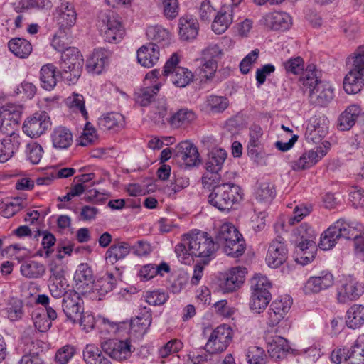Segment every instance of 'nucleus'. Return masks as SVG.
<instances>
[{
	"label": "nucleus",
	"mask_w": 364,
	"mask_h": 364,
	"mask_svg": "<svg viewBox=\"0 0 364 364\" xmlns=\"http://www.w3.org/2000/svg\"><path fill=\"white\" fill-rule=\"evenodd\" d=\"M233 14V9L231 6L222 7L212 22L213 31L218 35L225 33L232 23Z\"/></svg>",
	"instance_id": "obj_25"
},
{
	"label": "nucleus",
	"mask_w": 364,
	"mask_h": 364,
	"mask_svg": "<svg viewBox=\"0 0 364 364\" xmlns=\"http://www.w3.org/2000/svg\"><path fill=\"white\" fill-rule=\"evenodd\" d=\"M102 348L109 357L117 361L128 360L135 350L129 338L103 343Z\"/></svg>",
	"instance_id": "obj_14"
},
{
	"label": "nucleus",
	"mask_w": 364,
	"mask_h": 364,
	"mask_svg": "<svg viewBox=\"0 0 364 364\" xmlns=\"http://www.w3.org/2000/svg\"><path fill=\"white\" fill-rule=\"evenodd\" d=\"M364 293V284L353 276L345 277L337 288L336 298L339 303L346 304L358 299Z\"/></svg>",
	"instance_id": "obj_11"
},
{
	"label": "nucleus",
	"mask_w": 364,
	"mask_h": 364,
	"mask_svg": "<svg viewBox=\"0 0 364 364\" xmlns=\"http://www.w3.org/2000/svg\"><path fill=\"white\" fill-rule=\"evenodd\" d=\"M97 139V134L95 128L87 122L82 133L79 137L78 144L82 146H87L95 143Z\"/></svg>",
	"instance_id": "obj_57"
},
{
	"label": "nucleus",
	"mask_w": 364,
	"mask_h": 364,
	"mask_svg": "<svg viewBox=\"0 0 364 364\" xmlns=\"http://www.w3.org/2000/svg\"><path fill=\"white\" fill-rule=\"evenodd\" d=\"M262 129L259 126L254 125L250 129V140L247 146L248 152L252 155L257 154V148L261 145Z\"/></svg>",
	"instance_id": "obj_55"
},
{
	"label": "nucleus",
	"mask_w": 364,
	"mask_h": 364,
	"mask_svg": "<svg viewBox=\"0 0 364 364\" xmlns=\"http://www.w3.org/2000/svg\"><path fill=\"white\" fill-rule=\"evenodd\" d=\"M347 364H364V334L357 338L348 350Z\"/></svg>",
	"instance_id": "obj_45"
},
{
	"label": "nucleus",
	"mask_w": 364,
	"mask_h": 364,
	"mask_svg": "<svg viewBox=\"0 0 364 364\" xmlns=\"http://www.w3.org/2000/svg\"><path fill=\"white\" fill-rule=\"evenodd\" d=\"M98 124L102 129L116 132L124 127L125 119L119 112H110L99 118Z\"/></svg>",
	"instance_id": "obj_34"
},
{
	"label": "nucleus",
	"mask_w": 364,
	"mask_h": 364,
	"mask_svg": "<svg viewBox=\"0 0 364 364\" xmlns=\"http://www.w3.org/2000/svg\"><path fill=\"white\" fill-rule=\"evenodd\" d=\"M267 343L269 356L275 360L284 358L290 350L289 342L282 336H272L269 338Z\"/></svg>",
	"instance_id": "obj_28"
},
{
	"label": "nucleus",
	"mask_w": 364,
	"mask_h": 364,
	"mask_svg": "<svg viewBox=\"0 0 364 364\" xmlns=\"http://www.w3.org/2000/svg\"><path fill=\"white\" fill-rule=\"evenodd\" d=\"M299 81L304 92H306L308 95L310 93L311 90H314L316 86L321 82L318 80L316 75L314 72L309 70H306L303 73Z\"/></svg>",
	"instance_id": "obj_61"
},
{
	"label": "nucleus",
	"mask_w": 364,
	"mask_h": 364,
	"mask_svg": "<svg viewBox=\"0 0 364 364\" xmlns=\"http://www.w3.org/2000/svg\"><path fill=\"white\" fill-rule=\"evenodd\" d=\"M334 232L336 233L337 237L345 239H354L357 236L363 234V230L361 225L353 226L344 221L343 220H338L333 225Z\"/></svg>",
	"instance_id": "obj_31"
},
{
	"label": "nucleus",
	"mask_w": 364,
	"mask_h": 364,
	"mask_svg": "<svg viewBox=\"0 0 364 364\" xmlns=\"http://www.w3.org/2000/svg\"><path fill=\"white\" fill-rule=\"evenodd\" d=\"M351 67L343 81V88L348 94H356L364 86V46L359 47L348 58Z\"/></svg>",
	"instance_id": "obj_3"
},
{
	"label": "nucleus",
	"mask_w": 364,
	"mask_h": 364,
	"mask_svg": "<svg viewBox=\"0 0 364 364\" xmlns=\"http://www.w3.org/2000/svg\"><path fill=\"white\" fill-rule=\"evenodd\" d=\"M117 284V279L114 274L108 271L100 275L93 283V289L99 295V299L112 291Z\"/></svg>",
	"instance_id": "obj_33"
},
{
	"label": "nucleus",
	"mask_w": 364,
	"mask_h": 364,
	"mask_svg": "<svg viewBox=\"0 0 364 364\" xmlns=\"http://www.w3.org/2000/svg\"><path fill=\"white\" fill-rule=\"evenodd\" d=\"M223 252L228 256L232 257H239L243 255L245 250V242L242 235L240 237L232 239L230 241L221 245Z\"/></svg>",
	"instance_id": "obj_47"
},
{
	"label": "nucleus",
	"mask_w": 364,
	"mask_h": 364,
	"mask_svg": "<svg viewBox=\"0 0 364 364\" xmlns=\"http://www.w3.org/2000/svg\"><path fill=\"white\" fill-rule=\"evenodd\" d=\"M347 326L350 328H359L364 323V306L360 304H354L347 311Z\"/></svg>",
	"instance_id": "obj_43"
},
{
	"label": "nucleus",
	"mask_w": 364,
	"mask_h": 364,
	"mask_svg": "<svg viewBox=\"0 0 364 364\" xmlns=\"http://www.w3.org/2000/svg\"><path fill=\"white\" fill-rule=\"evenodd\" d=\"M40 80L43 89L53 90L57 84L55 66L51 63L43 65L40 70Z\"/></svg>",
	"instance_id": "obj_41"
},
{
	"label": "nucleus",
	"mask_w": 364,
	"mask_h": 364,
	"mask_svg": "<svg viewBox=\"0 0 364 364\" xmlns=\"http://www.w3.org/2000/svg\"><path fill=\"white\" fill-rule=\"evenodd\" d=\"M66 105L73 112H80L85 119H87L88 113L85 109L84 97L73 92L65 100Z\"/></svg>",
	"instance_id": "obj_50"
},
{
	"label": "nucleus",
	"mask_w": 364,
	"mask_h": 364,
	"mask_svg": "<svg viewBox=\"0 0 364 364\" xmlns=\"http://www.w3.org/2000/svg\"><path fill=\"white\" fill-rule=\"evenodd\" d=\"M21 112V105L12 102L5 103L0 110V130L2 132H14V127L18 124Z\"/></svg>",
	"instance_id": "obj_16"
},
{
	"label": "nucleus",
	"mask_w": 364,
	"mask_h": 364,
	"mask_svg": "<svg viewBox=\"0 0 364 364\" xmlns=\"http://www.w3.org/2000/svg\"><path fill=\"white\" fill-rule=\"evenodd\" d=\"M170 271L169 266L166 263H161L159 265L154 264L144 265L140 270V277L144 280H149L157 274L164 275V272Z\"/></svg>",
	"instance_id": "obj_52"
},
{
	"label": "nucleus",
	"mask_w": 364,
	"mask_h": 364,
	"mask_svg": "<svg viewBox=\"0 0 364 364\" xmlns=\"http://www.w3.org/2000/svg\"><path fill=\"white\" fill-rule=\"evenodd\" d=\"M9 50L19 58H27L33 50L31 43L25 38H15L8 43Z\"/></svg>",
	"instance_id": "obj_36"
},
{
	"label": "nucleus",
	"mask_w": 364,
	"mask_h": 364,
	"mask_svg": "<svg viewBox=\"0 0 364 364\" xmlns=\"http://www.w3.org/2000/svg\"><path fill=\"white\" fill-rule=\"evenodd\" d=\"M26 151L28 160L33 164H38L43 155L42 146L36 142L28 144L26 146Z\"/></svg>",
	"instance_id": "obj_63"
},
{
	"label": "nucleus",
	"mask_w": 364,
	"mask_h": 364,
	"mask_svg": "<svg viewBox=\"0 0 364 364\" xmlns=\"http://www.w3.org/2000/svg\"><path fill=\"white\" fill-rule=\"evenodd\" d=\"M292 301L288 296L274 301L267 311V323L272 327L276 326L281 321H284L286 326L290 327V323L285 320V316L289 311Z\"/></svg>",
	"instance_id": "obj_13"
},
{
	"label": "nucleus",
	"mask_w": 364,
	"mask_h": 364,
	"mask_svg": "<svg viewBox=\"0 0 364 364\" xmlns=\"http://www.w3.org/2000/svg\"><path fill=\"white\" fill-rule=\"evenodd\" d=\"M161 84L158 83L153 87H146L141 89L136 94V101L141 106L144 107L149 104L154 96L159 92Z\"/></svg>",
	"instance_id": "obj_62"
},
{
	"label": "nucleus",
	"mask_w": 364,
	"mask_h": 364,
	"mask_svg": "<svg viewBox=\"0 0 364 364\" xmlns=\"http://www.w3.org/2000/svg\"><path fill=\"white\" fill-rule=\"evenodd\" d=\"M179 36L185 41L194 39L198 32V22L191 16L186 15L180 18L178 22Z\"/></svg>",
	"instance_id": "obj_30"
},
{
	"label": "nucleus",
	"mask_w": 364,
	"mask_h": 364,
	"mask_svg": "<svg viewBox=\"0 0 364 364\" xmlns=\"http://www.w3.org/2000/svg\"><path fill=\"white\" fill-rule=\"evenodd\" d=\"M271 294H257L251 292L250 309L255 314H260L268 306L271 301Z\"/></svg>",
	"instance_id": "obj_48"
},
{
	"label": "nucleus",
	"mask_w": 364,
	"mask_h": 364,
	"mask_svg": "<svg viewBox=\"0 0 364 364\" xmlns=\"http://www.w3.org/2000/svg\"><path fill=\"white\" fill-rule=\"evenodd\" d=\"M99 18L101 31L104 33L106 41L117 43L123 39L125 29L119 14L113 11L106 10L100 12Z\"/></svg>",
	"instance_id": "obj_5"
},
{
	"label": "nucleus",
	"mask_w": 364,
	"mask_h": 364,
	"mask_svg": "<svg viewBox=\"0 0 364 364\" xmlns=\"http://www.w3.org/2000/svg\"><path fill=\"white\" fill-rule=\"evenodd\" d=\"M240 235L232 224L224 223L217 230L215 240L220 245H222L232 239L236 240V237H240Z\"/></svg>",
	"instance_id": "obj_46"
},
{
	"label": "nucleus",
	"mask_w": 364,
	"mask_h": 364,
	"mask_svg": "<svg viewBox=\"0 0 364 364\" xmlns=\"http://www.w3.org/2000/svg\"><path fill=\"white\" fill-rule=\"evenodd\" d=\"M126 326L127 323L125 322H115L103 316L99 317L98 328L102 335L119 333L124 330Z\"/></svg>",
	"instance_id": "obj_44"
},
{
	"label": "nucleus",
	"mask_w": 364,
	"mask_h": 364,
	"mask_svg": "<svg viewBox=\"0 0 364 364\" xmlns=\"http://www.w3.org/2000/svg\"><path fill=\"white\" fill-rule=\"evenodd\" d=\"M49 290L55 298H60L65 291V282L63 277L58 273L53 272L49 279Z\"/></svg>",
	"instance_id": "obj_49"
},
{
	"label": "nucleus",
	"mask_w": 364,
	"mask_h": 364,
	"mask_svg": "<svg viewBox=\"0 0 364 364\" xmlns=\"http://www.w3.org/2000/svg\"><path fill=\"white\" fill-rule=\"evenodd\" d=\"M206 107L213 112H221L228 106L227 98L216 95H211L207 98Z\"/></svg>",
	"instance_id": "obj_59"
},
{
	"label": "nucleus",
	"mask_w": 364,
	"mask_h": 364,
	"mask_svg": "<svg viewBox=\"0 0 364 364\" xmlns=\"http://www.w3.org/2000/svg\"><path fill=\"white\" fill-rule=\"evenodd\" d=\"M84 60L82 54L75 47L67 48L60 60V74L69 84H75L80 77Z\"/></svg>",
	"instance_id": "obj_4"
},
{
	"label": "nucleus",
	"mask_w": 364,
	"mask_h": 364,
	"mask_svg": "<svg viewBox=\"0 0 364 364\" xmlns=\"http://www.w3.org/2000/svg\"><path fill=\"white\" fill-rule=\"evenodd\" d=\"M338 240V237H337L336 233L334 232V229H333V225H331L321 235L318 246L323 250H328L335 246Z\"/></svg>",
	"instance_id": "obj_58"
},
{
	"label": "nucleus",
	"mask_w": 364,
	"mask_h": 364,
	"mask_svg": "<svg viewBox=\"0 0 364 364\" xmlns=\"http://www.w3.org/2000/svg\"><path fill=\"white\" fill-rule=\"evenodd\" d=\"M247 274V269L242 267L230 268L225 274V277L220 284V289L224 293L236 291L243 284Z\"/></svg>",
	"instance_id": "obj_20"
},
{
	"label": "nucleus",
	"mask_w": 364,
	"mask_h": 364,
	"mask_svg": "<svg viewBox=\"0 0 364 364\" xmlns=\"http://www.w3.org/2000/svg\"><path fill=\"white\" fill-rule=\"evenodd\" d=\"M152 322L151 314L146 311L141 316L132 318L130 322L131 332L136 336H143L149 328Z\"/></svg>",
	"instance_id": "obj_37"
},
{
	"label": "nucleus",
	"mask_w": 364,
	"mask_h": 364,
	"mask_svg": "<svg viewBox=\"0 0 364 364\" xmlns=\"http://www.w3.org/2000/svg\"><path fill=\"white\" fill-rule=\"evenodd\" d=\"M334 277L328 271H323L317 276L309 277L303 287L305 294H318L333 287Z\"/></svg>",
	"instance_id": "obj_19"
},
{
	"label": "nucleus",
	"mask_w": 364,
	"mask_h": 364,
	"mask_svg": "<svg viewBox=\"0 0 364 364\" xmlns=\"http://www.w3.org/2000/svg\"><path fill=\"white\" fill-rule=\"evenodd\" d=\"M271 282L266 276L255 275L251 279V292L257 294H271L269 289L271 288Z\"/></svg>",
	"instance_id": "obj_54"
},
{
	"label": "nucleus",
	"mask_w": 364,
	"mask_h": 364,
	"mask_svg": "<svg viewBox=\"0 0 364 364\" xmlns=\"http://www.w3.org/2000/svg\"><path fill=\"white\" fill-rule=\"evenodd\" d=\"M255 194L257 198L260 201H270L275 196V187L270 182H260Z\"/></svg>",
	"instance_id": "obj_56"
},
{
	"label": "nucleus",
	"mask_w": 364,
	"mask_h": 364,
	"mask_svg": "<svg viewBox=\"0 0 364 364\" xmlns=\"http://www.w3.org/2000/svg\"><path fill=\"white\" fill-rule=\"evenodd\" d=\"M232 328L223 324L216 327L211 332L205 344V349L210 353H218L224 351L232 340Z\"/></svg>",
	"instance_id": "obj_10"
},
{
	"label": "nucleus",
	"mask_w": 364,
	"mask_h": 364,
	"mask_svg": "<svg viewBox=\"0 0 364 364\" xmlns=\"http://www.w3.org/2000/svg\"><path fill=\"white\" fill-rule=\"evenodd\" d=\"M146 35L155 44L168 41L170 36L168 31L159 25L149 26Z\"/></svg>",
	"instance_id": "obj_51"
},
{
	"label": "nucleus",
	"mask_w": 364,
	"mask_h": 364,
	"mask_svg": "<svg viewBox=\"0 0 364 364\" xmlns=\"http://www.w3.org/2000/svg\"><path fill=\"white\" fill-rule=\"evenodd\" d=\"M249 364H266L267 355L263 348L258 346H250L247 352Z\"/></svg>",
	"instance_id": "obj_60"
},
{
	"label": "nucleus",
	"mask_w": 364,
	"mask_h": 364,
	"mask_svg": "<svg viewBox=\"0 0 364 364\" xmlns=\"http://www.w3.org/2000/svg\"><path fill=\"white\" fill-rule=\"evenodd\" d=\"M50 125L48 114L46 112H37L25 119L22 128L27 136L37 138L43 134Z\"/></svg>",
	"instance_id": "obj_12"
},
{
	"label": "nucleus",
	"mask_w": 364,
	"mask_h": 364,
	"mask_svg": "<svg viewBox=\"0 0 364 364\" xmlns=\"http://www.w3.org/2000/svg\"><path fill=\"white\" fill-rule=\"evenodd\" d=\"M208 196V202L220 210H230L242 199L241 188L233 183L214 184Z\"/></svg>",
	"instance_id": "obj_2"
},
{
	"label": "nucleus",
	"mask_w": 364,
	"mask_h": 364,
	"mask_svg": "<svg viewBox=\"0 0 364 364\" xmlns=\"http://www.w3.org/2000/svg\"><path fill=\"white\" fill-rule=\"evenodd\" d=\"M328 121L325 117H311L306 130V137L314 143L319 142L328 133Z\"/></svg>",
	"instance_id": "obj_22"
},
{
	"label": "nucleus",
	"mask_w": 364,
	"mask_h": 364,
	"mask_svg": "<svg viewBox=\"0 0 364 364\" xmlns=\"http://www.w3.org/2000/svg\"><path fill=\"white\" fill-rule=\"evenodd\" d=\"M20 271L21 274L28 279H37L44 275L46 267L36 261L28 260L21 264Z\"/></svg>",
	"instance_id": "obj_42"
},
{
	"label": "nucleus",
	"mask_w": 364,
	"mask_h": 364,
	"mask_svg": "<svg viewBox=\"0 0 364 364\" xmlns=\"http://www.w3.org/2000/svg\"><path fill=\"white\" fill-rule=\"evenodd\" d=\"M75 279L79 282L77 285L78 289H83V284L88 285L89 284H93L92 272L90 268L87 266H81L80 269L76 272Z\"/></svg>",
	"instance_id": "obj_64"
},
{
	"label": "nucleus",
	"mask_w": 364,
	"mask_h": 364,
	"mask_svg": "<svg viewBox=\"0 0 364 364\" xmlns=\"http://www.w3.org/2000/svg\"><path fill=\"white\" fill-rule=\"evenodd\" d=\"M84 302L80 294L75 291L67 293L63 299V311L67 319L75 323L84 311Z\"/></svg>",
	"instance_id": "obj_15"
},
{
	"label": "nucleus",
	"mask_w": 364,
	"mask_h": 364,
	"mask_svg": "<svg viewBox=\"0 0 364 364\" xmlns=\"http://www.w3.org/2000/svg\"><path fill=\"white\" fill-rule=\"evenodd\" d=\"M180 61L179 56L174 53L167 60L163 68V75L166 77L171 75L172 83L178 87H185L193 80V73L186 68L178 66Z\"/></svg>",
	"instance_id": "obj_7"
},
{
	"label": "nucleus",
	"mask_w": 364,
	"mask_h": 364,
	"mask_svg": "<svg viewBox=\"0 0 364 364\" xmlns=\"http://www.w3.org/2000/svg\"><path fill=\"white\" fill-rule=\"evenodd\" d=\"M267 28L274 31L288 30L291 24V17L286 12L274 11L267 14L262 20Z\"/></svg>",
	"instance_id": "obj_23"
},
{
	"label": "nucleus",
	"mask_w": 364,
	"mask_h": 364,
	"mask_svg": "<svg viewBox=\"0 0 364 364\" xmlns=\"http://www.w3.org/2000/svg\"><path fill=\"white\" fill-rule=\"evenodd\" d=\"M187 245L189 255L207 258L213 255L215 245L213 240L204 232H192L187 236Z\"/></svg>",
	"instance_id": "obj_8"
},
{
	"label": "nucleus",
	"mask_w": 364,
	"mask_h": 364,
	"mask_svg": "<svg viewBox=\"0 0 364 364\" xmlns=\"http://www.w3.org/2000/svg\"><path fill=\"white\" fill-rule=\"evenodd\" d=\"M334 89L327 82H320L314 90L310 91L308 97L311 104L316 106H326L334 97Z\"/></svg>",
	"instance_id": "obj_21"
},
{
	"label": "nucleus",
	"mask_w": 364,
	"mask_h": 364,
	"mask_svg": "<svg viewBox=\"0 0 364 364\" xmlns=\"http://www.w3.org/2000/svg\"><path fill=\"white\" fill-rule=\"evenodd\" d=\"M175 156L182 160L188 166L196 165L199 159L197 148L188 141H181L176 146Z\"/></svg>",
	"instance_id": "obj_26"
},
{
	"label": "nucleus",
	"mask_w": 364,
	"mask_h": 364,
	"mask_svg": "<svg viewBox=\"0 0 364 364\" xmlns=\"http://www.w3.org/2000/svg\"><path fill=\"white\" fill-rule=\"evenodd\" d=\"M136 57L138 63L141 66L152 68L159 60V48L155 43H146L137 50Z\"/></svg>",
	"instance_id": "obj_24"
},
{
	"label": "nucleus",
	"mask_w": 364,
	"mask_h": 364,
	"mask_svg": "<svg viewBox=\"0 0 364 364\" xmlns=\"http://www.w3.org/2000/svg\"><path fill=\"white\" fill-rule=\"evenodd\" d=\"M50 138L53 147L58 149H67L73 141L72 132L62 126L57 127L53 130Z\"/></svg>",
	"instance_id": "obj_29"
},
{
	"label": "nucleus",
	"mask_w": 364,
	"mask_h": 364,
	"mask_svg": "<svg viewBox=\"0 0 364 364\" xmlns=\"http://www.w3.org/2000/svg\"><path fill=\"white\" fill-rule=\"evenodd\" d=\"M296 245L295 261L302 265L310 263L314 258V250L316 247V233L306 223L301 224L292 235Z\"/></svg>",
	"instance_id": "obj_1"
},
{
	"label": "nucleus",
	"mask_w": 364,
	"mask_h": 364,
	"mask_svg": "<svg viewBox=\"0 0 364 364\" xmlns=\"http://www.w3.org/2000/svg\"><path fill=\"white\" fill-rule=\"evenodd\" d=\"M55 21L61 33L68 35L75 25L77 14L74 4L67 0H60L54 11Z\"/></svg>",
	"instance_id": "obj_9"
},
{
	"label": "nucleus",
	"mask_w": 364,
	"mask_h": 364,
	"mask_svg": "<svg viewBox=\"0 0 364 364\" xmlns=\"http://www.w3.org/2000/svg\"><path fill=\"white\" fill-rule=\"evenodd\" d=\"M228 154L223 149L215 147L208 154L205 162L207 172L202 178V183L204 187L210 188L214 184L220 182V177L218 172L221 171Z\"/></svg>",
	"instance_id": "obj_6"
},
{
	"label": "nucleus",
	"mask_w": 364,
	"mask_h": 364,
	"mask_svg": "<svg viewBox=\"0 0 364 364\" xmlns=\"http://www.w3.org/2000/svg\"><path fill=\"white\" fill-rule=\"evenodd\" d=\"M83 358L87 364H112L98 346L88 344L83 350Z\"/></svg>",
	"instance_id": "obj_38"
},
{
	"label": "nucleus",
	"mask_w": 364,
	"mask_h": 364,
	"mask_svg": "<svg viewBox=\"0 0 364 364\" xmlns=\"http://www.w3.org/2000/svg\"><path fill=\"white\" fill-rule=\"evenodd\" d=\"M7 318L11 321H16L22 318L23 316V304L21 300L11 299L6 309Z\"/></svg>",
	"instance_id": "obj_53"
},
{
	"label": "nucleus",
	"mask_w": 364,
	"mask_h": 364,
	"mask_svg": "<svg viewBox=\"0 0 364 364\" xmlns=\"http://www.w3.org/2000/svg\"><path fill=\"white\" fill-rule=\"evenodd\" d=\"M323 144L324 148L318 146L316 147V149L304 152L299 159L292 162V169L298 171L309 168L314 166L326 154L327 150L330 148V144L328 141H325Z\"/></svg>",
	"instance_id": "obj_18"
},
{
	"label": "nucleus",
	"mask_w": 364,
	"mask_h": 364,
	"mask_svg": "<svg viewBox=\"0 0 364 364\" xmlns=\"http://www.w3.org/2000/svg\"><path fill=\"white\" fill-rule=\"evenodd\" d=\"M288 257V250L285 240L282 237L273 240L268 248L266 255V262L272 268H277L282 265Z\"/></svg>",
	"instance_id": "obj_17"
},
{
	"label": "nucleus",
	"mask_w": 364,
	"mask_h": 364,
	"mask_svg": "<svg viewBox=\"0 0 364 364\" xmlns=\"http://www.w3.org/2000/svg\"><path fill=\"white\" fill-rule=\"evenodd\" d=\"M129 252L130 247L127 242H118L112 245L105 253L106 264L114 265L128 255Z\"/></svg>",
	"instance_id": "obj_35"
},
{
	"label": "nucleus",
	"mask_w": 364,
	"mask_h": 364,
	"mask_svg": "<svg viewBox=\"0 0 364 364\" xmlns=\"http://www.w3.org/2000/svg\"><path fill=\"white\" fill-rule=\"evenodd\" d=\"M109 53L105 49L95 50L87 60V68L89 70L100 74L108 64Z\"/></svg>",
	"instance_id": "obj_32"
},
{
	"label": "nucleus",
	"mask_w": 364,
	"mask_h": 364,
	"mask_svg": "<svg viewBox=\"0 0 364 364\" xmlns=\"http://www.w3.org/2000/svg\"><path fill=\"white\" fill-rule=\"evenodd\" d=\"M361 112L359 106L353 105L349 106L338 118V127L341 130L350 129Z\"/></svg>",
	"instance_id": "obj_40"
},
{
	"label": "nucleus",
	"mask_w": 364,
	"mask_h": 364,
	"mask_svg": "<svg viewBox=\"0 0 364 364\" xmlns=\"http://www.w3.org/2000/svg\"><path fill=\"white\" fill-rule=\"evenodd\" d=\"M196 119V115L193 110L181 109L172 115L168 122L173 128L186 127Z\"/></svg>",
	"instance_id": "obj_39"
},
{
	"label": "nucleus",
	"mask_w": 364,
	"mask_h": 364,
	"mask_svg": "<svg viewBox=\"0 0 364 364\" xmlns=\"http://www.w3.org/2000/svg\"><path fill=\"white\" fill-rule=\"evenodd\" d=\"M6 136L0 140V163L11 159L20 145V136L15 132H4Z\"/></svg>",
	"instance_id": "obj_27"
}]
</instances>
